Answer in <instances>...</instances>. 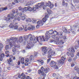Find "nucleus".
I'll use <instances>...</instances> for the list:
<instances>
[{"label": "nucleus", "instance_id": "obj_1", "mask_svg": "<svg viewBox=\"0 0 79 79\" xmlns=\"http://www.w3.org/2000/svg\"><path fill=\"white\" fill-rule=\"evenodd\" d=\"M30 37L29 43L27 45L26 48L27 49H31V47L34 46V44H35L37 41L39 42V40L37 38L36 39V38L34 36H32L31 34H29L27 36H25L24 37V39L26 41L27 40L28 38Z\"/></svg>", "mask_w": 79, "mask_h": 79}, {"label": "nucleus", "instance_id": "obj_2", "mask_svg": "<svg viewBox=\"0 0 79 79\" xmlns=\"http://www.w3.org/2000/svg\"><path fill=\"white\" fill-rule=\"evenodd\" d=\"M53 34V30H50L46 32L45 36V39L44 38V36H40L39 37V38L40 39V42H43V40L44 41H47L51 37L50 35L49 34Z\"/></svg>", "mask_w": 79, "mask_h": 79}, {"label": "nucleus", "instance_id": "obj_3", "mask_svg": "<svg viewBox=\"0 0 79 79\" xmlns=\"http://www.w3.org/2000/svg\"><path fill=\"white\" fill-rule=\"evenodd\" d=\"M44 5V2L38 3L37 5H35V7H33V8L28 7V10L29 11H36V9H39V8L42 7Z\"/></svg>", "mask_w": 79, "mask_h": 79}, {"label": "nucleus", "instance_id": "obj_4", "mask_svg": "<svg viewBox=\"0 0 79 79\" xmlns=\"http://www.w3.org/2000/svg\"><path fill=\"white\" fill-rule=\"evenodd\" d=\"M7 41L8 42L9 44V45H10L11 47H12L13 45H16V42L18 43V38H10L9 39L7 40Z\"/></svg>", "mask_w": 79, "mask_h": 79}, {"label": "nucleus", "instance_id": "obj_5", "mask_svg": "<svg viewBox=\"0 0 79 79\" xmlns=\"http://www.w3.org/2000/svg\"><path fill=\"white\" fill-rule=\"evenodd\" d=\"M3 47V45L2 43H0V61H2L3 60V58L5 57V55L4 54H2L1 53L2 52V48Z\"/></svg>", "mask_w": 79, "mask_h": 79}, {"label": "nucleus", "instance_id": "obj_6", "mask_svg": "<svg viewBox=\"0 0 79 79\" xmlns=\"http://www.w3.org/2000/svg\"><path fill=\"white\" fill-rule=\"evenodd\" d=\"M49 42L51 43L52 42H54L55 44L57 45H63L64 43V41L61 40V41L58 40L57 41H55L52 39L50 40Z\"/></svg>", "mask_w": 79, "mask_h": 79}, {"label": "nucleus", "instance_id": "obj_7", "mask_svg": "<svg viewBox=\"0 0 79 79\" xmlns=\"http://www.w3.org/2000/svg\"><path fill=\"white\" fill-rule=\"evenodd\" d=\"M46 21H47V19L46 18H44L43 19V21L41 20L40 21H38L37 22L38 25L36 26V28H38L39 26H42L43 22L45 23V22H46Z\"/></svg>", "mask_w": 79, "mask_h": 79}, {"label": "nucleus", "instance_id": "obj_8", "mask_svg": "<svg viewBox=\"0 0 79 79\" xmlns=\"http://www.w3.org/2000/svg\"><path fill=\"white\" fill-rule=\"evenodd\" d=\"M9 27H10V28H12V29H18V27L16 23H14L13 24L11 23L9 25Z\"/></svg>", "mask_w": 79, "mask_h": 79}, {"label": "nucleus", "instance_id": "obj_9", "mask_svg": "<svg viewBox=\"0 0 79 79\" xmlns=\"http://www.w3.org/2000/svg\"><path fill=\"white\" fill-rule=\"evenodd\" d=\"M65 60H66V58L62 57L61 59L57 60V61L59 64H64V63Z\"/></svg>", "mask_w": 79, "mask_h": 79}, {"label": "nucleus", "instance_id": "obj_10", "mask_svg": "<svg viewBox=\"0 0 79 79\" xmlns=\"http://www.w3.org/2000/svg\"><path fill=\"white\" fill-rule=\"evenodd\" d=\"M10 15L11 16V19H15V20H17L18 21H20L21 20V19L19 17H18L17 18H16L17 16L16 15H15V17H14V15L13 14H11V13H10Z\"/></svg>", "mask_w": 79, "mask_h": 79}, {"label": "nucleus", "instance_id": "obj_11", "mask_svg": "<svg viewBox=\"0 0 79 79\" xmlns=\"http://www.w3.org/2000/svg\"><path fill=\"white\" fill-rule=\"evenodd\" d=\"M15 47H14L12 48V50L13 52L14 53H15L16 52V48H19L20 47V46L18 45H13Z\"/></svg>", "mask_w": 79, "mask_h": 79}, {"label": "nucleus", "instance_id": "obj_12", "mask_svg": "<svg viewBox=\"0 0 79 79\" xmlns=\"http://www.w3.org/2000/svg\"><path fill=\"white\" fill-rule=\"evenodd\" d=\"M41 69L43 71V72H44L45 73H48V72L49 71V70H50V69H49V68H47L46 69H44V67H42L41 68Z\"/></svg>", "mask_w": 79, "mask_h": 79}, {"label": "nucleus", "instance_id": "obj_13", "mask_svg": "<svg viewBox=\"0 0 79 79\" xmlns=\"http://www.w3.org/2000/svg\"><path fill=\"white\" fill-rule=\"evenodd\" d=\"M48 58H51L52 57V56H53V55H55V52H49V51L48 52Z\"/></svg>", "mask_w": 79, "mask_h": 79}, {"label": "nucleus", "instance_id": "obj_14", "mask_svg": "<svg viewBox=\"0 0 79 79\" xmlns=\"http://www.w3.org/2000/svg\"><path fill=\"white\" fill-rule=\"evenodd\" d=\"M38 73L39 74H41L42 76H46L47 75L44 72V71H42V70H39L38 71Z\"/></svg>", "mask_w": 79, "mask_h": 79}, {"label": "nucleus", "instance_id": "obj_15", "mask_svg": "<svg viewBox=\"0 0 79 79\" xmlns=\"http://www.w3.org/2000/svg\"><path fill=\"white\" fill-rule=\"evenodd\" d=\"M71 28V30H70V32H72V34H76V32L75 31H76L75 30V27L74 26H73L72 27H70Z\"/></svg>", "mask_w": 79, "mask_h": 79}, {"label": "nucleus", "instance_id": "obj_16", "mask_svg": "<svg viewBox=\"0 0 79 79\" xmlns=\"http://www.w3.org/2000/svg\"><path fill=\"white\" fill-rule=\"evenodd\" d=\"M42 51L43 52H44V54H46V53L47 52V47H43L41 48Z\"/></svg>", "mask_w": 79, "mask_h": 79}, {"label": "nucleus", "instance_id": "obj_17", "mask_svg": "<svg viewBox=\"0 0 79 79\" xmlns=\"http://www.w3.org/2000/svg\"><path fill=\"white\" fill-rule=\"evenodd\" d=\"M62 30L65 33H67V34H69V33H70V31H68V30H67V29L64 27H62Z\"/></svg>", "mask_w": 79, "mask_h": 79}, {"label": "nucleus", "instance_id": "obj_18", "mask_svg": "<svg viewBox=\"0 0 79 79\" xmlns=\"http://www.w3.org/2000/svg\"><path fill=\"white\" fill-rule=\"evenodd\" d=\"M56 64V62H55L54 61L51 60V63L50 64V65L51 66V67H53L55 64Z\"/></svg>", "mask_w": 79, "mask_h": 79}, {"label": "nucleus", "instance_id": "obj_19", "mask_svg": "<svg viewBox=\"0 0 79 79\" xmlns=\"http://www.w3.org/2000/svg\"><path fill=\"white\" fill-rule=\"evenodd\" d=\"M48 3H49L48 6H49L51 9H52L54 7V4L51 3V2L49 1H48Z\"/></svg>", "mask_w": 79, "mask_h": 79}, {"label": "nucleus", "instance_id": "obj_20", "mask_svg": "<svg viewBox=\"0 0 79 79\" xmlns=\"http://www.w3.org/2000/svg\"><path fill=\"white\" fill-rule=\"evenodd\" d=\"M67 55H68L69 56H71V57H74V53L72 52H67Z\"/></svg>", "mask_w": 79, "mask_h": 79}, {"label": "nucleus", "instance_id": "obj_21", "mask_svg": "<svg viewBox=\"0 0 79 79\" xmlns=\"http://www.w3.org/2000/svg\"><path fill=\"white\" fill-rule=\"evenodd\" d=\"M27 30L30 31V30H34L35 29V27L34 26H31V27H29L27 28Z\"/></svg>", "mask_w": 79, "mask_h": 79}, {"label": "nucleus", "instance_id": "obj_22", "mask_svg": "<svg viewBox=\"0 0 79 79\" xmlns=\"http://www.w3.org/2000/svg\"><path fill=\"white\" fill-rule=\"evenodd\" d=\"M49 3H48L47 2H46L44 4V6H43V8L44 10H45L46 9V7L47 6H49Z\"/></svg>", "mask_w": 79, "mask_h": 79}, {"label": "nucleus", "instance_id": "obj_23", "mask_svg": "<svg viewBox=\"0 0 79 79\" xmlns=\"http://www.w3.org/2000/svg\"><path fill=\"white\" fill-rule=\"evenodd\" d=\"M62 5L63 6H64V7H67L68 6V3H66L64 2V1H62Z\"/></svg>", "mask_w": 79, "mask_h": 79}, {"label": "nucleus", "instance_id": "obj_24", "mask_svg": "<svg viewBox=\"0 0 79 79\" xmlns=\"http://www.w3.org/2000/svg\"><path fill=\"white\" fill-rule=\"evenodd\" d=\"M25 62L26 63H28L29 64H31V61L29 60V59L28 58H26L25 59Z\"/></svg>", "mask_w": 79, "mask_h": 79}, {"label": "nucleus", "instance_id": "obj_25", "mask_svg": "<svg viewBox=\"0 0 79 79\" xmlns=\"http://www.w3.org/2000/svg\"><path fill=\"white\" fill-rule=\"evenodd\" d=\"M53 77L55 78V79H56V78H58L59 76H60V75H59V74L56 75V73H54L53 75Z\"/></svg>", "mask_w": 79, "mask_h": 79}, {"label": "nucleus", "instance_id": "obj_26", "mask_svg": "<svg viewBox=\"0 0 79 79\" xmlns=\"http://www.w3.org/2000/svg\"><path fill=\"white\" fill-rule=\"evenodd\" d=\"M57 35H59V37H60V38H62L63 37V32H58Z\"/></svg>", "mask_w": 79, "mask_h": 79}, {"label": "nucleus", "instance_id": "obj_27", "mask_svg": "<svg viewBox=\"0 0 79 79\" xmlns=\"http://www.w3.org/2000/svg\"><path fill=\"white\" fill-rule=\"evenodd\" d=\"M29 59L31 62L34 60V57L32 55L30 56L29 57Z\"/></svg>", "mask_w": 79, "mask_h": 79}, {"label": "nucleus", "instance_id": "obj_28", "mask_svg": "<svg viewBox=\"0 0 79 79\" xmlns=\"http://www.w3.org/2000/svg\"><path fill=\"white\" fill-rule=\"evenodd\" d=\"M33 4V1H30L28 2L26 5V6H28V5H32Z\"/></svg>", "mask_w": 79, "mask_h": 79}, {"label": "nucleus", "instance_id": "obj_29", "mask_svg": "<svg viewBox=\"0 0 79 79\" xmlns=\"http://www.w3.org/2000/svg\"><path fill=\"white\" fill-rule=\"evenodd\" d=\"M69 52H73V53H75V50H74V48H71L69 49Z\"/></svg>", "mask_w": 79, "mask_h": 79}, {"label": "nucleus", "instance_id": "obj_30", "mask_svg": "<svg viewBox=\"0 0 79 79\" xmlns=\"http://www.w3.org/2000/svg\"><path fill=\"white\" fill-rule=\"evenodd\" d=\"M11 19V17L10 15H8L6 19V20L7 21H8L10 20Z\"/></svg>", "mask_w": 79, "mask_h": 79}, {"label": "nucleus", "instance_id": "obj_31", "mask_svg": "<svg viewBox=\"0 0 79 79\" xmlns=\"http://www.w3.org/2000/svg\"><path fill=\"white\" fill-rule=\"evenodd\" d=\"M23 41V37H20L19 38L18 42H19L20 43H22Z\"/></svg>", "mask_w": 79, "mask_h": 79}, {"label": "nucleus", "instance_id": "obj_32", "mask_svg": "<svg viewBox=\"0 0 79 79\" xmlns=\"http://www.w3.org/2000/svg\"><path fill=\"white\" fill-rule=\"evenodd\" d=\"M74 69L75 71H77V72L79 74V68L77 67V66H76L74 68Z\"/></svg>", "mask_w": 79, "mask_h": 79}, {"label": "nucleus", "instance_id": "obj_33", "mask_svg": "<svg viewBox=\"0 0 79 79\" xmlns=\"http://www.w3.org/2000/svg\"><path fill=\"white\" fill-rule=\"evenodd\" d=\"M18 9L20 11V12H24V9L22 8L21 6L19 7Z\"/></svg>", "mask_w": 79, "mask_h": 79}, {"label": "nucleus", "instance_id": "obj_34", "mask_svg": "<svg viewBox=\"0 0 79 79\" xmlns=\"http://www.w3.org/2000/svg\"><path fill=\"white\" fill-rule=\"evenodd\" d=\"M5 53L6 54H7V55H6L7 57H8V56H10V55H9V53H10V52H9V51H5Z\"/></svg>", "mask_w": 79, "mask_h": 79}, {"label": "nucleus", "instance_id": "obj_35", "mask_svg": "<svg viewBox=\"0 0 79 79\" xmlns=\"http://www.w3.org/2000/svg\"><path fill=\"white\" fill-rule=\"evenodd\" d=\"M24 58L23 57L21 60V62L22 64H24Z\"/></svg>", "mask_w": 79, "mask_h": 79}, {"label": "nucleus", "instance_id": "obj_36", "mask_svg": "<svg viewBox=\"0 0 79 79\" xmlns=\"http://www.w3.org/2000/svg\"><path fill=\"white\" fill-rule=\"evenodd\" d=\"M12 61V60L11 59V58H10L9 60H8V63L9 64H10V63H11Z\"/></svg>", "mask_w": 79, "mask_h": 79}, {"label": "nucleus", "instance_id": "obj_37", "mask_svg": "<svg viewBox=\"0 0 79 79\" xmlns=\"http://www.w3.org/2000/svg\"><path fill=\"white\" fill-rule=\"evenodd\" d=\"M73 2L74 3H79V0H74L73 1Z\"/></svg>", "mask_w": 79, "mask_h": 79}, {"label": "nucleus", "instance_id": "obj_38", "mask_svg": "<svg viewBox=\"0 0 79 79\" xmlns=\"http://www.w3.org/2000/svg\"><path fill=\"white\" fill-rule=\"evenodd\" d=\"M47 11L48 14H51V12L52 11H51V10H50V9H47Z\"/></svg>", "mask_w": 79, "mask_h": 79}, {"label": "nucleus", "instance_id": "obj_39", "mask_svg": "<svg viewBox=\"0 0 79 79\" xmlns=\"http://www.w3.org/2000/svg\"><path fill=\"white\" fill-rule=\"evenodd\" d=\"M58 33V32H57L56 31H53V34H54L55 35H57Z\"/></svg>", "mask_w": 79, "mask_h": 79}, {"label": "nucleus", "instance_id": "obj_40", "mask_svg": "<svg viewBox=\"0 0 79 79\" xmlns=\"http://www.w3.org/2000/svg\"><path fill=\"white\" fill-rule=\"evenodd\" d=\"M53 66L54 67V68L56 69H58V67L57 65H56V64L54 65Z\"/></svg>", "mask_w": 79, "mask_h": 79}, {"label": "nucleus", "instance_id": "obj_41", "mask_svg": "<svg viewBox=\"0 0 79 79\" xmlns=\"http://www.w3.org/2000/svg\"><path fill=\"white\" fill-rule=\"evenodd\" d=\"M21 19H22V20H23H23H24V19H26V18L24 16H22L21 17Z\"/></svg>", "mask_w": 79, "mask_h": 79}, {"label": "nucleus", "instance_id": "obj_42", "mask_svg": "<svg viewBox=\"0 0 79 79\" xmlns=\"http://www.w3.org/2000/svg\"><path fill=\"white\" fill-rule=\"evenodd\" d=\"M23 9V11H27L28 10V8L25 7Z\"/></svg>", "mask_w": 79, "mask_h": 79}, {"label": "nucleus", "instance_id": "obj_43", "mask_svg": "<svg viewBox=\"0 0 79 79\" xmlns=\"http://www.w3.org/2000/svg\"><path fill=\"white\" fill-rule=\"evenodd\" d=\"M68 61L70 62L72 61V59H71L70 57H68Z\"/></svg>", "mask_w": 79, "mask_h": 79}, {"label": "nucleus", "instance_id": "obj_44", "mask_svg": "<svg viewBox=\"0 0 79 79\" xmlns=\"http://www.w3.org/2000/svg\"><path fill=\"white\" fill-rule=\"evenodd\" d=\"M26 21L28 22H31V19H30V18H28L26 19Z\"/></svg>", "mask_w": 79, "mask_h": 79}, {"label": "nucleus", "instance_id": "obj_45", "mask_svg": "<svg viewBox=\"0 0 79 79\" xmlns=\"http://www.w3.org/2000/svg\"><path fill=\"white\" fill-rule=\"evenodd\" d=\"M22 30H23V28L22 27H20L18 28V31H22Z\"/></svg>", "mask_w": 79, "mask_h": 79}, {"label": "nucleus", "instance_id": "obj_46", "mask_svg": "<svg viewBox=\"0 0 79 79\" xmlns=\"http://www.w3.org/2000/svg\"><path fill=\"white\" fill-rule=\"evenodd\" d=\"M5 27V25L3 24H1L0 25V27L1 28H3Z\"/></svg>", "mask_w": 79, "mask_h": 79}, {"label": "nucleus", "instance_id": "obj_47", "mask_svg": "<svg viewBox=\"0 0 79 79\" xmlns=\"http://www.w3.org/2000/svg\"><path fill=\"white\" fill-rule=\"evenodd\" d=\"M49 59L47 60V63L48 64L49 63V62L50 61V60H51V59L50 58H48Z\"/></svg>", "mask_w": 79, "mask_h": 79}, {"label": "nucleus", "instance_id": "obj_48", "mask_svg": "<svg viewBox=\"0 0 79 79\" xmlns=\"http://www.w3.org/2000/svg\"><path fill=\"white\" fill-rule=\"evenodd\" d=\"M36 21L37 20L35 19H33V22L34 23H35Z\"/></svg>", "mask_w": 79, "mask_h": 79}, {"label": "nucleus", "instance_id": "obj_49", "mask_svg": "<svg viewBox=\"0 0 79 79\" xmlns=\"http://www.w3.org/2000/svg\"><path fill=\"white\" fill-rule=\"evenodd\" d=\"M44 60H42L40 61V64L41 65H43L44 64Z\"/></svg>", "mask_w": 79, "mask_h": 79}, {"label": "nucleus", "instance_id": "obj_50", "mask_svg": "<svg viewBox=\"0 0 79 79\" xmlns=\"http://www.w3.org/2000/svg\"><path fill=\"white\" fill-rule=\"evenodd\" d=\"M14 2L15 3H19V1L17 0H14Z\"/></svg>", "mask_w": 79, "mask_h": 79}, {"label": "nucleus", "instance_id": "obj_51", "mask_svg": "<svg viewBox=\"0 0 79 79\" xmlns=\"http://www.w3.org/2000/svg\"><path fill=\"white\" fill-rule=\"evenodd\" d=\"M75 48L76 50H77V48H79V46L78 45H76L75 46Z\"/></svg>", "mask_w": 79, "mask_h": 79}, {"label": "nucleus", "instance_id": "obj_52", "mask_svg": "<svg viewBox=\"0 0 79 79\" xmlns=\"http://www.w3.org/2000/svg\"><path fill=\"white\" fill-rule=\"evenodd\" d=\"M5 48L6 50L8 49V45H6L5 47Z\"/></svg>", "mask_w": 79, "mask_h": 79}, {"label": "nucleus", "instance_id": "obj_53", "mask_svg": "<svg viewBox=\"0 0 79 79\" xmlns=\"http://www.w3.org/2000/svg\"><path fill=\"white\" fill-rule=\"evenodd\" d=\"M16 13H17V14H19V10H18V9H16Z\"/></svg>", "mask_w": 79, "mask_h": 79}, {"label": "nucleus", "instance_id": "obj_54", "mask_svg": "<svg viewBox=\"0 0 79 79\" xmlns=\"http://www.w3.org/2000/svg\"><path fill=\"white\" fill-rule=\"evenodd\" d=\"M73 79H79V77H77V76H75L73 77Z\"/></svg>", "mask_w": 79, "mask_h": 79}, {"label": "nucleus", "instance_id": "obj_55", "mask_svg": "<svg viewBox=\"0 0 79 79\" xmlns=\"http://www.w3.org/2000/svg\"><path fill=\"white\" fill-rule=\"evenodd\" d=\"M2 11H4L3 8H0V12Z\"/></svg>", "mask_w": 79, "mask_h": 79}, {"label": "nucleus", "instance_id": "obj_56", "mask_svg": "<svg viewBox=\"0 0 79 79\" xmlns=\"http://www.w3.org/2000/svg\"><path fill=\"white\" fill-rule=\"evenodd\" d=\"M12 13H13L14 14H15V13H16V12L15 11V10H12Z\"/></svg>", "mask_w": 79, "mask_h": 79}, {"label": "nucleus", "instance_id": "obj_57", "mask_svg": "<svg viewBox=\"0 0 79 79\" xmlns=\"http://www.w3.org/2000/svg\"><path fill=\"white\" fill-rule=\"evenodd\" d=\"M29 64L27 62H25L24 64L25 66H28Z\"/></svg>", "mask_w": 79, "mask_h": 79}, {"label": "nucleus", "instance_id": "obj_58", "mask_svg": "<svg viewBox=\"0 0 79 79\" xmlns=\"http://www.w3.org/2000/svg\"><path fill=\"white\" fill-rule=\"evenodd\" d=\"M59 39H60V38H59V37L57 36L56 37V40H58Z\"/></svg>", "mask_w": 79, "mask_h": 79}, {"label": "nucleus", "instance_id": "obj_59", "mask_svg": "<svg viewBox=\"0 0 79 79\" xmlns=\"http://www.w3.org/2000/svg\"><path fill=\"white\" fill-rule=\"evenodd\" d=\"M26 43H27L26 41H25L23 42V44H24V45H26Z\"/></svg>", "mask_w": 79, "mask_h": 79}, {"label": "nucleus", "instance_id": "obj_60", "mask_svg": "<svg viewBox=\"0 0 79 79\" xmlns=\"http://www.w3.org/2000/svg\"><path fill=\"white\" fill-rule=\"evenodd\" d=\"M26 79H32L31 78H30V77L29 76H27L26 78Z\"/></svg>", "mask_w": 79, "mask_h": 79}, {"label": "nucleus", "instance_id": "obj_61", "mask_svg": "<svg viewBox=\"0 0 79 79\" xmlns=\"http://www.w3.org/2000/svg\"><path fill=\"white\" fill-rule=\"evenodd\" d=\"M47 19V18H48V15H45V17Z\"/></svg>", "mask_w": 79, "mask_h": 79}, {"label": "nucleus", "instance_id": "obj_62", "mask_svg": "<svg viewBox=\"0 0 79 79\" xmlns=\"http://www.w3.org/2000/svg\"><path fill=\"white\" fill-rule=\"evenodd\" d=\"M3 8L4 9V11H5V10H7V9H8V8H7V7H4Z\"/></svg>", "mask_w": 79, "mask_h": 79}, {"label": "nucleus", "instance_id": "obj_63", "mask_svg": "<svg viewBox=\"0 0 79 79\" xmlns=\"http://www.w3.org/2000/svg\"><path fill=\"white\" fill-rule=\"evenodd\" d=\"M75 8H79V4L77 6H75Z\"/></svg>", "mask_w": 79, "mask_h": 79}, {"label": "nucleus", "instance_id": "obj_64", "mask_svg": "<svg viewBox=\"0 0 79 79\" xmlns=\"http://www.w3.org/2000/svg\"><path fill=\"white\" fill-rule=\"evenodd\" d=\"M63 39H66V36H63Z\"/></svg>", "mask_w": 79, "mask_h": 79}]
</instances>
